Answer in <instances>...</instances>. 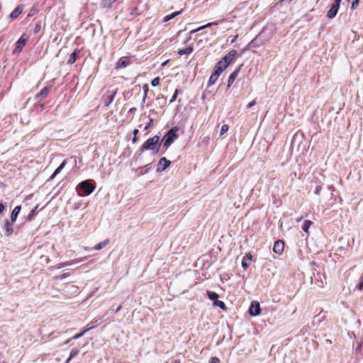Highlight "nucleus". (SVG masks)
Here are the masks:
<instances>
[{"label":"nucleus","mask_w":363,"mask_h":363,"mask_svg":"<svg viewBox=\"0 0 363 363\" xmlns=\"http://www.w3.org/2000/svg\"><path fill=\"white\" fill-rule=\"evenodd\" d=\"M161 145L162 141L160 137L158 135H154L144 142L140 147V151L143 152L146 150H150L152 155H157L160 150Z\"/></svg>","instance_id":"1"},{"label":"nucleus","mask_w":363,"mask_h":363,"mask_svg":"<svg viewBox=\"0 0 363 363\" xmlns=\"http://www.w3.org/2000/svg\"><path fill=\"white\" fill-rule=\"evenodd\" d=\"M236 55L237 51L235 50H231L216 63L215 69L221 74L228 65L233 62Z\"/></svg>","instance_id":"2"},{"label":"nucleus","mask_w":363,"mask_h":363,"mask_svg":"<svg viewBox=\"0 0 363 363\" xmlns=\"http://www.w3.org/2000/svg\"><path fill=\"white\" fill-rule=\"evenodd\" d=\"M94 189L95 186L89 180L83 181L77 186V191L80 196H82L83 194L79 191H83L84 195H89L94 191Z\"/></svg>","instance_id":"3"},{"label":"nucleus","mask_w":363,"mask_h":363,"mask_svg":"<svg viewBox=\"0 0 363 363\" xmlns=\"http://www.w3.org/2000/svg\"><path fill=\"white\" fill-rule=\"evenodd\" d=\"M177 130V128H174L167 131V133L164 136V147L168 148L169 145L174 141V140L177 138V135L176 133Z\"/></svg>","instance_id":"4"},{"label":"nucleus","mask_w":363,"mask_h":363,"mask_svg":"<svg viewBox=\"0 0 363 363\" xmlns=\"http://www.w3.org/2000/svg\"><path fill=\"white\" fill-rule=\"evenodd\" d=\"M131 63V57L130 56H123L118 59L116 63L115 69H119L125 68Z\"/></svg>","instance_id":"5"},{"label":"nucleus","mask_w":363,"mask_h":363,"mask_svg":"<svg viewBox=\"0 0 363 363\" xmlns=\"http://www.w3.org/2000/svg\"><path fill=\"white\" fill-rule=\"evenodd\" d=\"M171 164V162L168 160L166 157H162L160 159L157 164V172H163L167 168H168Z\"/></svg>","instance_id":"6"},{"label":"nucleus","mask_w":363,"mask_h":363,"mask_svg":"<svg viewBox=\"0 0 363 363\" xmlns=\"http://www.w3.org/2000/svg\"><path fill=\"white\" fill-rule=\"evenodd\" d=\"M261 312L259 303L258 301H252L249 308V313L251 315H258Z\"/></svg>","instance_id":"7"},{"label":"nucleus","mask_w":363,"mask_h":363,"mask_svg":"<svg viewBox=\"0 0 363 363\" xmlns=\"http://www.w3.org/2000/svg\"><path fill=\"white\" fill-rule=\"evenodd\" d=\"M284 250V242L282 240H277L273 247V251L277 255H281Z\"/></svg>","instance_id":"8"},{"label":"nucleus","mask_w":363,"mask_h":363,"mask_svg":"<svg viewBox=\"0 0 363 363\" xmlns=\"http://www.w3.org/2000/svg\"><path fill=\"white\" fill-rule=\"evenodd\" d=\"M339 9L340 6L333 3L330 9L327 12L326 16L330 19L334 18L336 16Z\"/></svg>","instance_id":"9"},{"label":"nucleus","mask_w":363,"mask_h":363,"mask_svg":"<svg viewBox=\"0 0 363 363\" xmlns=\"http://www.w3.org/2000/svg\"><path fill=\"white\" fill-rule=\"evenodd\" d=\"M241 67H242V65H240L233 72H232L230 74L228 79V84H227L228 89H229L231 86V85L233 84V83L235 82L236 77H238V75L240 72Z\"/></svg>","instance_id":"10"},{"label":"nucleus","mask_w":363,"mask_h":363,"mask_svg":"<svg viewBox=\"0 0 363 363\" xmlns=\"http://www.w3.org/2000/svg\"><path fill=\"white\" fill-rule=\"evenodd\" d=\"M4 229L5 231V235L7 237L11 236L13 233V228L7 219L4 220Z\"/></svg>","instance_id":"11"},{"label":"nucleus","mask_w":363,"mask_h":363,"mask_svg":"<svg viewBox=\"0 0 363 363\" xmlns=\"http://www.w3.org/2000/svg\"><path fill=\"white\" fill-rule=\"evenodd\" d=\"M26 44V39L23 38V35H22L16 42V45L14 49V52H19L22 50L23 48Z\"/></svg>","instance_id":"12"},{"label":"nucleus","mask_w":363,"mask_h":363,"mask_svg":"<svg viewBox=\"0 0 363 363\" xmlns=\"http://www.w3.org/2000/svg\"><path fill=\"white\" fill-rule=\"evenodd\" d=\"M95 325H91L90 327H88L87 328L84 329V330H82V332H80L79 333H77L75 335H74L72 339V340H77V339H79L81 337H82L86 333H87L89 330H91V329H94L96 326H97L99 323H98L97 320H96L95 322Z\"/></svg>","instance_id":"13"},{"label":"nucleus","mask_w":363,"mask_h":363,"mask_svg":"<svg viewBox=\"0 0 363 363\" xmlns=\"http://www.w3.org/2000/svg\"><path fill=\"white\" fill-rule=\"evenodd\" d=\"M220 75V73L214 69V72L211 74L208 79V86H211L213 85L218 80Z\"/></svg>","instance_id":"14"},{"label":"nucleus","mask_w":363,"mask_h":363,"mask_svg":"<svg viewBox=\"0 0 363 363\" xmlns=\"http://www.w3.org/2000/svg\"><path fill=\"white\" fill-rule=\"evenodd\" d=\"M252 255L250 252H247L242 257V267L244 269H247L249 267V264L247 263V261H252Z\"/></svg>","instance_id":"15"},{"label":"nucleus","mask_w":363,"mask_h":363,"mask_svg":"<svg viewBox=\"0 0 363 363\" xmlns=\"http://www.w3.org/2000/svg\"><path fill=\"white\" fill-rule=\"evenodd\" d=\"M21 210V206H17L13 208V210L11 212V223H13L16 221L17 217H18V214L20 213Z\"/></svg>","instance_id":"16"},{"label":"nucleus","mask_w":363,"mask_h":363,"mask_svg":"<svg viewBox=\"0 0 363 363\" xmlns=\"http://www.w3.org/2000/svg\"><path fill=\"white\" fill-rule=\"evenodd\" d=\"M23 5L18 6L10 14V18L11 19H15L18 18V16L22 13L23 11Z\"/></svg>","instance_id":"17"},{"label":"nucleus","mask_w":363,"mask_h":363,"mask_svg":"<svg viewBox=\"0 0 363 363\" xmlns=\"http://www.w3.org/2000/svg\"><path fill=\"white\" fill-rule=\"evenodd\" d=\"M79 52L80 51L79 49H75L74 51L70 55V56L67 60V64H69V65L74 64L78 57Z\"/></svg>","instance_id":"18"},{"label":"nucleus","mask_w":363,"mask_h":363,"mask_svg":"<svg viewBox=\"0 0 363 363\" xmlns=\"http://www.w3.org/2000/svg\"><path fill=\"white\" fill-rule=\"evenodd\" d=\"M116 94L117 90H115L114 91L112 92L111 94L106 97V99H104V104L106 106H108L113 102Z\"/></svg>","instance_id":"19"},{"label":"nucleus","mask_w":363,"mask_h":363,"mask_svg":"<svg viewBox=\"0 0 363 363\" xmlns=\"http://www.w3.org/2000/svg\"><path fill=\"white\" fill-rule=\"evenodd\" d=\"M67 163V160H63V162L60 164V165L55 170L54 173L50 177V179H53L62 171V169L65 167Z\"/></svg>","instance_id":"20"},{"label":"nucleus","mask_w":363,"mask_h":363,"mask_svg":"<svg viewBox=\"0 0 363 363\" xmlns=\"http://www.w3.org/2000/svg\"><path fill=\"white\" fill-rule=\"evenodd\" d=\"M194 50L193 46H187L184 49L179 50L177 53L179 55H189L191 54Z\"/></svg>","instance_id":"21"},{"label":"nucleus","mask_w":363,"mask_h":363,"mask_svg":"<svg viewBox=\"0 0 363 363\" xmlns=\"http://www.w3.org/2000/svg\"><path fill=\"white\" fill-rule=\"evenodd\" d=\"M220 23V21H214V22H211V23H208L207 24L204 25V26H202L196 29H194L193 30L191 31V33H196L197 31H199V30H201L204 28H208V27H211V26H216V25H218Z\"/></svg>","instance_id":"22"},{"label":"nucleus","mask_w":363,"mask_h":363,"mask_svg":"<svg viewBox=\"0 0 363 363\" xmlns=\"http://www.w3.org/2000/svg\"><path fill=\"white\" fill-rule=\"evenodd\" d=\"M50 86H45L37 95H36V97L37 98H42V99H44L45 98L49 91H50Z\"/></svg>","instance_id":"23"},{"label":"nucleus","mask_w":363,"mask_h":363,"mask_svg":"<svg viewBox=\"0 0 363 363\" xmlns=\"http://www.w3.org/2000/svg\"><path fill=\"white\" fill-rule=\"evenodd\" d=\"M110 240L109 239H106L102 242H99L98 244H96L94 247L93 249L94 250H101L102 248L105 247L108 243H109Z\"/></svg>","instance_id":"24"},{"label":"nucleus","mask_w":363,"mask_h":363,"mask_svg":"<svg viewBox=\"0 0 363 363\" xmlns=\"http://www.w3.org/2000/svg\"><path fill=\"white\" fill-rule=\"evenodd\" d=\"M181 13H182V10L179 11H175V12L172 13L171 14L167 15L163 18L162 21L167 22L169 20H171V19L175 18L176 16H177L178 15H179Z\"/></svg>","instance_id":"25"},{"label":"nucleus","mask_w":363,"mask_h":363,"mask_svg":"<svg viewBox=\"0 0 363 363\" xmlns=\"http://www.w3.org/2000/svg\"><path fill=\"white\" fill-rule=\"evenodd\" d=\"M79 352V350L77 348H74L71 350L69 357L67 359L65 363H69L72 359L75 357Z\"/></svg>","instance_id":"26"},{"label":"nucleus","mask_w":363,"mask_h":363,"mask_svg":"<svg viewBox=\"0 0 363 363\" xmlns=\"http://www.w3.org/2000/svg\"><path fill=\"white\" fill-rule=\"evenodd\" d=\"M117 0H102L101 6L103 8H111V6Z\"/></svg>","instance_id":"27"},{"label":"nucleus","mask_w":363,"mask_h":363,"mask_svg":"<svg viewBox=\"0 0 363 363\" xmlns=\"http://www.w3.org/2000/svg\"><path fill=\"white\" fill-rule=\"evenodd\" d=\"M207 296H208V298L213 301V302L216 301L219 297L218 294H216L214 291H207Z\"/></svg>","instance_id":"28"},{"label":"nucleus","mask_w":363,"mask_h":363,"mask_svg":"<svg viewBox=\"0 0 363 363\" xmlns=\"http://www.w3.org/2000/svg\"><path fill=\"white\" fill-rule=\"evenodd\" d=\"M313 224V222L309 220H306L304 222H303V224L302 225V230L307 233L308 231V229L309 228L311 227V225Z\"/></svg>","instance_id":"29"},{"label":"nucleus","mask_w":363,"mask_h":363,"mask_svg":"<svg viewBox=\"0 0 363 363\" xmlns=\"http://www.w3.org/2000/svg\"><path fill=\"white\" fill-rule=\"evenodd\" d=\"M213 305L215 306L219 307L220 308H221L223 310H225L226 308V306H225V304L224 303V302L222 301H219L218 298L216 301L213 302Z\"/></svg>","instance_id":"30"},{"label":"nucleus","mask_w":363,"mask_h":363,"mask_svg":"<svg viewBox=\"0 0 363 363\" xmlns=\"http://www.w3.org/2000/svg\"><path fill=\"white\" fill-rule=\"evenodd\" d=\"M143 89L144 91V96H143V102L144 103L146 100V98L147 96V94H148V91H149V86L147 84H144L143 86Z\"/></svg>","instance_id":"31"},{"label":"nucleus","mask_w":363,"mask_h":363,"mask_svg":"<svg viewBox=\"0 0 363 363\" xmlns=\"http://www.w3.org/2000/svg\"><path fill=\"white\" fill-rule=\"evenodd\" d=\"M37 208L38 207L36 206L35 208H34L33 209H32L30 211V212L29 213V214L27 216V220H31L33 219V218L35 216Z\"/></svg>","instance_id":"32"},{"label":"nucleus","mask_w":363,"mask_h":363,"mask_svg":"<svg viewBox=\"0 0 363 363\" xmlns=\"http://www.w3.org/2000/svg\"><path fill=\"white\" fill-rule=\"evenodd\" d=\"M160 78L159 77H157L155 78H154L152 81H151V84L152 86H157L160 84Z\"/></svg>","instance_id":"33"},{"label":"nucleus","mask_w":363,"mask_h":363,"mask_svg":"<svg viewBox=\"0 0 363 363\" xmlns=\"http://www.w3.org/2000/svg\"><path fill=\"white\" fill-rule=\"evenodd\" d=\"M229 129V126L227 124H224L221 126L220 134L222 135L225 134Z\"/></svg>","instance_id":"34"},{"label":"nucleus","mask_w":363,"mask_h":363,"mask_svg":"<svg viewBox=\"0 0 363 363\" xmlns=\"http://www.w3.org/2000/svg\"><path fill=\"white\" fill-rule=\"evenodd\" d=\"M359 1L360 0H353V1L352 2V4H351V9H352V10L356 9L359 6Z\"/></svg>","instance_id":"35"},{"label":"nucleus","mask_w":363,"mask_h":363,"mask_svg":"<svg viewBox=\"0 0 363 363\" xmlns=\"http://www.w3.org/2000/svg\"><path fill=\"white\" fill-rule=\"evenodd\" d=\"M71 264H72V262H62V263L59 264L56 267V268L57 269H60L62 267H66V266H69V265H71Z\"/></svg>","instance_id":"36"},{"label":"nucleus","mask_w":363,"mask_h":363,"mask_svg":"<svg viewBox=\"0 0 363 363\" xmlns=\"http://www.w3.org/2000/svg\"><path fill=\"white\" fill-rule=\"evenodd\" d=\"M153 123H154V120L152 118H150V121H149L148 123L144 128V130H148L149 128H150L151 126L153 125Z\"/></svg>","instance_id":"37"},{"label":"nucleus","mask_w":363,"mask_h":363,"mask_svg":"<svg viewBox=\"0 0 363 363\" xmlns=\"http://www.w3.org/2000/svg\"><path fill=\"white\" fill-rule=\"evenodd\" d=\"M209 363H220V361L218 357H213L210 359Z\"/></svg>","instance_id":"38"},{"label":"nucleus","mask_w":363,"mask_h":363,"mask_svg":"<svg viewBox=\"0 0 363 363\" xmlns=\"http://www.w3.org/2000/svg\"><path fill=\"white\" fill-rule=\"evenodd\" d=\"M69 273H64V274H61V275H59V276L56 277L55 278H56L57 279H63L67 278V277H69Z\"/></svg>","instance_id":"39"},{"label":"nucleus","mask_w":363,"mask_h":363,"mask_svg":"<svg viewBox=\"0 0 363 363\" xmlns=\"http://www.w3.org/2000/svg\"><path fill=\"white\" fill-rule=\"evenodd\" d=\"M255 104H256V100H255V99H254L253 101H252L251 102H250V103L247 104V108H250L251 107H252V106H255Z\"/></svg>","instance_id":"40"},{"label":"nucleus","mask_w":363,"mask_h":363,"mask_svg":"<svg viewBox=\"0 0 363 363\" xmlns=\"http://www.w3.org/2000/svg\"><path fill=\"white\" fill-rule=\"evenodd\" d=\"M138 7H135L131 11H130V15H135L138 13Z\"/></svg>","instance_id":"41"},{"label":"nucleus","mask_w":363,"mask_h":363,"mask_svg":"<svg viewBox=\"0 0 363 363\" xmlns=\"http://www.w3.org/2000/svg\"><path fill=\"white\" fill-rule=\"evenodd\" d=\"M177 95L174 94L172 99L169 101V103H173L177 99Z\"/></svg>","instance_id":"42"},{"label":"nucleus","mask_w":363,"mask_h":363,"mask_svg":"<svg viewBox=\"0 0 363 363\" xmlns=\"http://www.w3.org/2000/svg\"><path fill=\"white\" fill-rule=\"evenodd\" d=\"M5 209V206L3 203H0V213H1Z\"/></svg>","instance_id":"43"},{"label":"nucleus","mask_w":363,"mask_h":363,"mask_svg":"<svg viewBox=\"0 0 363 363\" xmlns=\"http://www.w3.org/2000/svg\"><path fill=\"white\" fill-rule=\"evenodd\" d=\"M40 26L39 24H37L35 28V33H38V30H40Z\"/></svg>","instance_id":"44"},{"label":"nucleus","mask_w":363,"mask_h":363,"mask_svg":"<svg viewBox=\"0 0 363 363\" xmlns=\"http://www.w3.org/2000/svg\"><path fill=\"white\" fill-rule=\"evenodd\" d=\"M139 133V130L138 129H135L133 131V136H138V134Z\"/></svg>","instance_id":"45"},{"label":"nucleus","mask_w":363,"mask_h":363,"mask_svg":"<svg viewBox=\"0 0 363 363\" xmlns=\"http://www.w3.org/2000/svg\"><path fill=\"white\" fill-rule=\"evenodd\" d=\"M138 136H133V140H132L133 143H135L138 142Z\"/></svg>","instance_id":"46"},{"label":"nucleus","mask_w":363,"mask_h":363,"mask_svg":"<svg viewBox=\"0 0 363 363\" xmlns=\"http://www.w3.org/2000/svg\"><path fill=\"white\" fill-rule=\"evenodd\" d=\"M341 1H342V0H335L333 3L338 6H340Z\"/></svg>","instance_id":"47"},{"label":"nucleus","mask_w":363,"mask_h":363,"mask_svg":"<svg viewBox=\"0 0 363 363\" xmlns=\"http://www.w3.org/2000/svg\"><path fill=\"white\" fill-rule=\"evenodd\" d=\"M320 189H321V186H318V187L316 188V189H315V193L316 194H319V191H320Z\"/></svg>","instance_id":"48"},{"label":"nucleus","mask_w":363,"mask_h":363,"mask_svg":"<svg viewBox=\"0 0 363 363\" xmlns=\"http://www.w3.org/2000/svg\"><path fill=\"white\" fill-rule=\"evenodd\" d=\"M237 38H238V35H235V36L233 38V39H232L231 42H232V43H234V42L236 40V39H237Z\"/></svg>","instance_id":"49"},{"label":"nucleus","mask_w":363,"mask_h":363,"mask_svg":"<svg viewBox=\"0 0 363 363\" xmlns=\"http://www.w3.org/2000/svg\"><path fill=\"white\" fill-rule=\"evenodd\" d=\"M174 94H176V95H177V96H178V94H179V89H177L175 90V91H174Z\"/></svg>","instance_id":"50"},{"label":"nucleus","mask_w":363,"mask_h":363,"mask_svg":"<svg viewBox=\"0 0 363 363\" xmlns=\"http://www.w3.org/2000/svg\"><path fill=\"white\" fill-rule=\"evenodd\" d=\"M121 306H119L116 308V312L117 313V312L120 311H121Z\"/></svg>","instance_id":"51"},{"label":"nucleus","mask_w":363,"mask_h":363,"mask_svg":"<svg viewBox=\"0 0 363 363\" xmlns=\"http://www.w3.org/2000/svg\"><path fill=\"white\" fill-rule=\"evenodd\" d=\"M71 340H72V338H70V339L67 340L65 342V344H67L68 342H69V341H70Z\"/></svg>","instance_id":"52"},{"label":"nucleus","mask_w":363,"mask_h":363,"mask_svg":"<svg viewBox=\"0 0 363 363\" xmlns=\"http://www.w3.org/2000/svg\"><path fill=\"white\" fill-rule=\"evenodd\" d=\"M301 219H303V216H302V217H301V218L298 220V221H300Z\"/></svg>","instance_id":"53"}]
</instances>
